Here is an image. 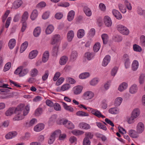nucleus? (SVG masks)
I'll use <instances>...</instances> for the list:
<instances>
[{"label":"nucleus","instance_id":"nucleus-1","mask_svg":"<svg viewBox=\"0 0 145 145\" xmlns=\"http://www.w3.org/2000/svg\"><path fill=\"white\" fill-rule=\"evenodd\" d=\"M30 110V106L27 105L24 108V105L21 104L18 105L15 109V113L16 114L12 120L14 121H19L24 118V116L26 115Z\"/></svg>","mask_w":145,"mask_h":145},{"label":"nucleus","instance_id":"nucleus-2","mask_svg":"<svg viewBox=\"0 0 145 145\" xmlns=\"http://www.w3.org/2000/svg\"><path fill=\"white\" fill-rule=\"evenodd\" d=\"M116 29L118 31L123 35H127L129 33V30L124 26L118 24L116 26Z\"/></svg>","mask_w":145,"mask_h":145},{"label":"nucleus","instance_id":"nucleus-3","mask_svg":"<svg viewBox=\"0 0 145 145\" xmlns=\"http://www.w3.org/2000/svg\"><path fill=\"white\" fill-rule=\"evenodd\" d=\"M88 108L90 110L92 114L98 118H105V116L102 114L101 112L97 109H94L90 107H88Z\"/></svg>","mask_w":145,"mask_h":145},{"label":"nucleus","instance_id":"nucleus-4","mask_svg":"<svg viewBox=\"0 0 145 145\" xmlns=\"http://www.w3.org/2000/svg\"><path fill=\"white\" fill-rule=\"evenodd\" d=\"M94 96L93 92L91 91H85L82 95L83 99L86 100H88L93 98Z\"/></svg>","mask_w":145,"mask_h":145},{"label":"nucleus","instance_id":"nucleus-5","mask_svg":"<svg viewBox=\"0 0 145 145\" xmlns=\"http://www.w3.org/2000/svg\"><path fill=\"white\" fill-rule=\"evenodd\" d=\"M124 62L125 67L126 69L129 68L131 62L129 55L126 54H124L122 58Z\"/></svg>","mask_w":145,"mask_h":145},{"label":"nucleus","instance_id":"nucleus-6","mask_svg":"<svg viewBox=\"0 0 145 145\" xmlns=\"http://www.w3.org/2000/svg\"><path fill=\"white\" fill-rule=\"evenodd\" d=\"M61 40V38L59 35L57 34L54 35L52 37L50 44L54 45L59 42Z\"/></svg>","mask_w":145,"mask_h":145},{"label":"nucleus","instance_id":"nucleus-7","mask_svg":"<svg viewBox=\"0 0 145 145\" xmlns=\"http://www.w3.org/2000/svg\"><path fill=\"white\" fill-rule=\"evenodd\" d=\"M136 129V131L139 134L142 133L144 130V124L142 122H138L137 125Z\"/></svg>","mask_w":145,"mask_h":145},{"label":"nucleus","instance_id":"nucleus-8","mask_svg":"<svg viewBox=\"0 0 145 145\" xmlns=\"http://www.w3.org/2000/svg\"><path fill=\"white\" fill-rule=\"evenodd\" d=\"M83 87L80 85H78L74 87L72 89V91L75 95L80 94L82 92Z\"/></svg>","mask_w":145,"mask_h":145},{"label":"nucleus","instance_id":"nucleus-9","mask_svg":"<svg viewBox=\"0 0 145 145\" xmlns=\"http://www.w3.org/2000/svg\"><path fill=\"white\" fill-rule=\"evenodd\" d=\"M103 22L105 25L107 27H110L112 25V20L110 17L108 16H105L104 17Z\"/></svg>","mask_w":145,"mask_h":145},{"label":"nucleus","instance_id":"nucleus-10","mask_svg":"<svg viewBox=\"0 0 145 145\" xmlns=\"http://www.w3.org/2000/svg\"><path fill=\"white\" fill-rule=\"evenodd\" d=\"M23 3V1L21 0L15 1L12 3V8L13 9H17L21 6Z\"/></svg>","mask_w":145,"mask_h":145},{"label":"nucleus","instance_id":"nucleus-11","mask_svg":"<svg viewBox=\"0 0 145 145\" xmlns=\"http://www.w3.org/2000/svg\"><path fill=\"white\" fill-rule=\"evenodd\" d=\"M128 134L131 138H136L139 137V134L137 131L133 129H130L128 130Z\"/></svg>","mask_w":145,"mask_h":145},{"label":"nucleus","instance_id":"nucleus-12","mask_svg":"<svg viewBox=\"0 0 145 145\" xmlns=\"http://www.w3.org/2000/svg\"><path fill=\"white\" fill-rule=\"evenodd\" d=\"M17 135V133L16 131L9 132L5 135V138L7 139H12L16 137Z\"/></svg>","mask_w":145,"mask_h":145},{"label":"nucleus","instance_id":"nucleus-13","mask_svg":"<svg viewBox=\"0 0 145 145\" xmlns=\"http://www.w3.org/2000/svg\"><path fill=\"white\" fill-rule=\"evenodd\" d=\"M128 87V84L124 82L121 83L119 86L118 88V90L120 92L123 91L126 89Z\"/></svg>","mask_w":145,"mask_h":145},{"label":"nucleus","instance_id":"nucleus-14","mask_svg":"<svg viewBox=\"0 0 145 145\" xmlns=\"http://www.w3.org/2000/svg\"><path fill=\"white\" fill-rule=\"evenodd\" d=\"M138 90L137 85L134 84L131 86L129 89V91L131 94H135L137 93Z\"/></svg>","mask_w":145,"mask_h":145},{"label":"nucleus","instance_id":"nucleus-15","mask_svg":"<svg viewBox=\"0 0 145 145\" xmlns=\"http://www.w3.org/2000/svg\"><path fill=\"white\" fill-rule=\"evenodd\" d=\"M79 127L80 128L85 130H89L91 128L89 124L84 122L80 123L79 124Z\"/></svg>","mask_w":145,"mask_h":145},{"label":"nucleus","instance_id":"nucleus-16","mask_svg":"<svg viewBox=\"0 0 145 145\" xmlns=\"http://www.w3.org/2000/svg\"><path fill=\"white\" fill-rule=\"evenodd\" d=\"M44 124L42 123L38 124L34 127V130L37 132H39L43 130L44 128Z\"/></svg>","mask_w":145,"mask_h":145},{"label":"nucleus","instance_id":"nucleus-17","mask_svg":"<svg viewBox=\"0 0 145 145\" xmlns=\"http://www.w3.org/2000/svg\"><path fill=\"white\" fill-rule=\"evenodd\" d=\"M111 59V57L110 56L107 55L104 58L102 65L103 66H106L110 62Z\"/></svg>","mask_w":145,"mask_h":145},{"label":"nucleus","instance_id":"nucleus-18","mask_svg":"<svg viewBox=\"0 0 145 145\" xmlns=\"http://www.w3.org/2000/svg\"><path fill=\"white\" fill-rule=\"evenodd\" d=\"M108 112L112 114L115 115L118 114L120 112V109L117 108H111L108 110Z\"/></svg>","mask_w":145,"mask_h":145},{"label":"nucleus","instance_id":"nucleus-19","mask_svg":"<svg viewBox=\"0 0 145 145\" xmlns=\"http://www.w3.org/2000/svg\"><path fill=\"white\" fill-rule=\"evenodd\" d=\"M75 15V12L73 10L69 11L67 15V19L69 22L72 21L74 18Z\"/></svg>","mask_w":145,"mask_h":145},{"label":"nucleus","instance_id":"nucleus-20","mask_svg":"<svg viewBox=\"0 0 145 145\" xmlns=\"http://www.w3.org/2000/svg\"><path fill=\"white\" fill-rule=\"evenodd\" d=\"M61 103L63 106L66 110L71 112H74V108L71 106L68 105L66 103L63 102H62Z\"/></svg>","mask_w":145,"mask_h":145},{"label":"nucleus","instance_id":"nucleus-21","mask_svg":"<svg viewBox=\"0 0 145 145\" xmlns=\"http://www.w3.org/2000/svg\"><path fill=\"white\" fill-rule=\"evenodd\" d=\"M112 12L114 16L118 19L121 20L122 18V16L120 12L118 10L116 9H113L112 11Z\"/></svg>","mask_w":145,"mask_h":145},{"label":"nucleus","instance_id":"nucleus-22","mask_svg":"<svg viewBox=\"0 0 145 145\" xmlns=\"http://www.w3.org/2000/svg\"><path fill=\"white\" fill-rule=\"evenodd\" d=\"M15 109L12 107L10 108L5 112V115L7 116H10L15 112Z\"/></svg>","mask_w":145,"mask_h":145},{"label":"nucleus","instance_id":"nucleus-23","mask_svg":"<svg viewBox=\"0 0 145 145\" xmlns=\"http://www.w3.org/2000/svg\"><path fill=\"white\" fill-rule=\"evenodd\" d=\"M49 57V53L48 51H45L43 54L42 60L43 63L46 62Z\"/></svg>","mask_w":145,"mask_h":145},{"label":"nucleus","instance_id":"nucleus-24","mask_svg":"<svg viewBox=\"0 0 145 145\" xmlns=\"http://www.w3.org/2000/svg\"><path fill=\"white\" fill-rule=\"evenodd\" d=\"M140 110L138 108H136L133 110L131 114L134 117L136 118L140 116Z\"/></svg>","mask_w":145,"mask_h":145},{"label":"nucleus","instance_id":"nucleus-25","mask_svg":"<svg viewBox=\"0 0 145 145\" xmlns=\"http://www.w3.org/2000/svg\"><path fill=\"white\" fill-rule=\"evenodd\" d=\"M41 28L40 27H37L34 29L33 34L34 37H37L40 35L41 32Z\"/></svg>","mask_w":145,"mask_h":145},{"label":"nucleus","instance_id":"nucleus-26","mask_svg":"<svg viewBox=\"0 0 145 145\" xmlns=\"http://www.w3.org/2000/svg\"><path fill=\"white\" fill-rule=\"evenodd\" d=\"M69 129H72L74 128V125L71 121L67 120L64 126Z\"/></svg>","mask_w":145,"mask_h":145},{"label":"nucleus","instance_id":"nucleus-27","mask_svg":"<svg viewBox=\"0 0 145 145\" xmlns=\"http://www.w3.org/2000/svg\"><path fill=\"white\" fill-rule=\"evenodd\" d=\"M54 29V26L52 25H49L46 28L45 33L46 34L48 35L51 33Z\"/></svg>","mask_w":145,"mask_h":145},{"label":"nucleus","instance_id":"nucleus-28","mask_svg":"<svg viewBox=\"0 0 145 145\" xmlns=\"http://www.w3.org/2000/svg\"><path fill=\"white\" fill-rule=\"evenodd\" d=\"M68 60V57L66 56L61 57L59 60V63L61 65H65Z\"/></svg>","mask_w":145,"mask_h":145},{"label":"nucleus","instance_id":"nucleus-29","mask_svg":"<svg viewBox=\"0 0 145 145\" xmlns=\"http://www.w3.org/2000/svg\"><path fill=\"white\" fill-rule=\"evenodd\" d=\"M84 11L86 16L90 17L92 15V12L91 9L88 7L85 6L83 8Z\"/></svg>","mask_w":145,"mask_h":145},{"label":"nucleus","instance_id":"nucleus-30","mask_svg":"<svg viewBox=\"0 0 145 145\" xmlns=\"http://www.w3.org/2000/svg\"><path fill=\"white\" fill-rule=\"evenodd\" d=\"M74 36V31L72 30L69 31L67 35V38L68 41L69 42L71 41Z\"/></svg>","mask_w":145,"mask_h":145},{"label":"nucleus","instance_id":"nucleus-31","mask_svg":"<svg viewBox=\"0 0 145 145\" xmlns=\"http://www.w3.org/2000/svg\"><path fill=\"white\" fill-rule=\"evenodd\" d=\"M126 121L129 124H131L134 123L135 121V119H136L133 116L131 115V116H127L125 118Z\"/></svg>","mask_w":145,"mask_h":145},{"label":"nucleus","instance_id":"nucleus-32","mask_svg":"<svg viewBox=\"0 0 145 145\" xmlns=\"http://www.w3.org/2000/svg\"><path fill=\"white\" fill-rule=\"evenodd\" d=\"M78 55V53L75 50L72 51L70 56L71 60L72 61H74L77 57Z\"/></svg>","mask_w":145,"mask_h":145},{"label":"nucleus","instance_id":"nucleus-33","mask_svg":"<svg viewBox=\"0 0 145 145\" xmlns=\"http://www.w3.org/2000/svg\"><path fill=\"white\" fill-rule=\"evenodd\" d=\"M38 52L36 50H33L29 52V57L30 59H33L35 58L38 54Z\"/></svg>","mask_w":145,"mask_h":145},{"label":"nucleus","instance_id":"nucleus-34","mask_svg":"<svg viewBox=\"0 0 145 145\" xmlns=\"http://www.w3.org/2000/svg\"><path fill=\"white\" fill-rule=\"evenodd\" d=\"M90 74L89 72H85L81 73L79 75V78L81 79H84L89 77Z\"/></svg>","mask_w":145,"mask_h":145},{"label":"nucleus","instance_id":"nucleus-35","mask_svg":"<svg viewBox=\"0 0 145 145\" xmlns=\"http://www.w3.org/2000/svg\"><path fill=\"white\" fill-rule=\"evenodd\" d=\"M71 88V85L69 84L66 83L62 86L60 88V91H64L69 89Z\"/></svg>","mask_w":145,"mask_h":145},{"label":"nucleus","instance_id":"nucleus-36","mask_svg":"<svg viewBox=\"0 0 145 145\" xmlns=\"http://www.w3.org/2000/svg\"><path fill=\"white\" fill-rule=\"evenodd\" d=\"M29 16L28 12L27 11L24 12L22 16L21 22H26Z\"/></svg>","mask_w":145,"mask_h":145},{"label":"nucleus","instance_id":"nucleus-37","mask_svg":"<svg viewBox=\"0 0 145 145\" xmlns=\"http://www.w3.org/2000/svg\"><path fill=\"white\" fill-rule=\"evenodd\" d=\"M16 43V40L15 39H12L10 40L9 42L8 45L9 48L12 49L15 46Z\"/></svg>","mask_w":145,"mask_h":145},{"label":"nucleus","instance_id":"nucleus-38","mask_svg":"<svg viewBox=\"0 0 145 145\" xmlns=\"http://www.w3.org/2000/svg\"><path fill=\"white\" fill-rule=\"evenodd\" d=\"M118 7L120 10L124 14L126 12L127 10L124 5L122 3H120L118 4Z\"/></svg>","mask_w":145,"mask_h":145},{"label":"nucleus","instance_id":"nucleus-39","mask_svg":"<svg viewBox=\"0 0 145 145\" xmlns=\"http://www.w3.org/2000/svg\"><path fill=\"white\" fill-rule=\"evenodd\" d=\"M7 89H5V91L0 97L1 99H5L10 98L11 97V95L7 92Z\"/></svg>","mask_w":145,"mask_h":145},{"label":"nucleus","instance_id":"nucleus-40","mask_svg":"<svg viewBox=\"0 0 145 145\" xmlns=\"http://www.w3.org/2000/svg\"><path fill=\"white\" fill-rule=\"evenodd\" d=\"M38 15V12L37 10L35 9L32 11L30 18L32 20H34L37 17Z\"/></svg>","mask_w":145,"mask_h":145},{"label":"nucleus","instance_id":"nucleus-41","mask_svg":"<svg viewBox=\"0 0 145 145\" xmlns=\"http://www.w3.org/2000/svg\"><path fill=\"white\" fill-rule=\"evenodd\" d=\"M123 100V99L121 97H118L116 98L114 104L116 106H119Z\"/></svg>","mask_w":145,"mask_h":145},{"label":"nucleus","instance_id":"nucleus-42","mask_svg":"<svg viewBox=\"0 0 145 145\" xmlns=\"http://www.w3.org/2000/svg\"><path fill=\"white\" fill-rule=\"evenodd\" d=\"M138 66L139 63L138 61L136 60H134L132 64V70L134 71L138 69Z\"/></svg>","mask_w":145,"mask_h":145},{"label":"nucleus","instance_id":"nucleus-43","mask_svg":"<svg viewBox=\"0 0 145 145\" xmlns=\"http://www.w3.org/2000/svg\"><path fill=\"white\" fill-rule=\"evenodd\" d=\"M85 35V31L83 29H80L78 30L77 33V36L78 38H82Z\"/></svg>","mask_w":145,"mask_h":145},{"label":"nucleus","instance_id":"nucleus-44","mask_svg":"<svg viewBox=\"0 0 145 145\" xmlns=\"http://www.w3.org/2000/svg\"><path fill=\"white\" fill-rule=\"evenodd\" d=\"M28 45V43L27 42L25 41L21 45L20 52L21 53L23 52L27 48Z\"/></svg>","mask_w":145,"mask_h":145},{"label":"nucleus","instance_id":"nucleus-45","mask_svg":"<svg viewBox=\"0 0 145 145\" xmlns=\"http://www.w3.org/2000/svg\"><path fill=\"white\" fill-rule=\"evenodd\" d=\"M76 115L78 116H88L89 114L87 112L82 111L81 110H79L76 113Z\"/></svg>","mask_w":145,"mask_h":145},{"label":"nucleus","instance_id":"nucleus-46","mask_svg":"<svg viewBox=\"0 0 145 145\" xmlns=\"http://www.w3.org/2000/svg\"><path fill=\"white\" fill-rule=\"evenodd\" d=\"M85 56L88 60H90L93 58L95 55L93 53L88 52L85 54Z\"/></svg>","mask_w":145,"mask_h":145},{"label":"nucleus","instance_id":"nucleus-47","mask_svg":"<svg viewBox=\"0 0 145 145\" xmlns=\"http://www.w3.org/2000/svg\"><path fill=\"white\" fill-rule=\"evenodd\" d=\"M61 133V131L59 129H57L53 132L51 134V135L55 138Z\"/></svg>","mask_w":145,"mask_h":145},{"label":"nucleus","instance_id":"nucleus-48","mask_svg":"<svg viewBox=\"0 0 145 145\" xmlns=\"http://www.w3.org/2000/svg\"><path fill=\"white\" fill-rule=\"evenodd\" d=\"M101 37L104 44H106L108 41L109 39L108 35L106 34H103L101 35Z\"/></svg>","mask_w":145,"mask_h":145},{"label":"nucleus","instance_id":"nucleus-49","mask_svg":"<svg viewBox=\"0 0 145 145\" xmlns=\"http://www.w3.org/2000/svg\"><path fill=\"white\" fill-rule=\"evenodd\" d=\"M99 82V79L97 78H95L92 79L90 82V84L93 86L96 85Z\"/></svg>","mask_w":145,"mask_h":145},{"label":"nucleus","instance_id":"nucleus-50","mask_svg":"<svg viewBox=\"0 0 145 145\" xmlns=\"http://www.w3.org/2000/svg\"><path fill=\"white\" fill-rule=\"evenodd\" d=\"M72 133L75 135L77 136L83 134L84 132L81 130L74 129L72 131Z\"/></svg>","mask_w":145,"mask_h":145},{"label":"nucleus","instance_id":"nucleus-51","mask_svg":"<svg viewBox=\"0 0 145 145\" xmlns=\"http://www.w3.org/2000/svg\"><path fill=\"white\" fill-rule=\"evenodd\" d=\"M57 118V115H52L50 118L49 123L50 125L53 124L56 121Z\"/></svg>","mask_w":145,"mask_h":145},{"label":"nucleus","instance_id":"nucleus-52","mask_svg":"<svg viewBox=\"0 0 145 145\" xmlns=\"http://www.w3.org/2000/svg\"><path fill=\"white\" fill-rule=\"evenodd\" d=\"M42 108H38L35 111V115L36 116H39L42 114Z\"/></svg>","mask_w":145,"mask_h":145},{"label":"nucleus","instance_id":"nucleus-53","mask_svg":"<svg viewBox=\"0 0 145 145\" xmlns=\"http://www.w3.org/2000/svg\"><path fill=\"white\" fill-rule=\"evenodd\" d=\"M77 138L74 136H71L69 139V142L71 144H76L77 142Z\"/></svg>","mask_w":145,"mask_h":145},{"label":"nucleus","instance_id":"nucleus-54","mask_svg":"<svg viewBox=\"0 0 145 145\" xmlns=\"http://www.w3.org/2000/svg\"><path fill=\"white\" fill-rule=\"evenodd\" d=\"M67 82L72 84H74L76 83V81L72 78L70 77H67L66 78Z\"/></svg>","mask_w":145,"mask_h":145},{"label":"nucleus","instance_id":"nucleus-55","mask_svg":"<svg viewBox=\"0 0 145 145\" xmlns=\"http://www.w3.org/2000/svg\"><path fill=\"white\" fill-rule=\"evenodd\" d=\"M101 47V45L99 42L96 43L93 46V50L95 52H97L99 50Z\"/></svg>","mask_w":145,"mask_h":145},{"label":"nucleus","instance_id":"nucleus-56","mask_svg":"<svg viewBox=\"0 0 145 145\" xmlns=\"http://www.w3.org/2000/svg\"><path fill=\"white\" fill-rule=\"evenodd\" d=\"M133 48L134 50L136 52H140L142 50L141 47L136 44H135L133 45Z\"/></svg>","mask_w":145,"mask_h":145},{"label":"nucleus","instance_id":"nucleus-57","mask_svg":"<svg viewBox=\"0 0 145 145\" xmlns=\"http://www.w3.org/2000/svg\"><path fill=\"white\" fill-rule=\"evenodd\" d=\"M145 75L143 74H141L139 76V83L141 84H143L144 82Z\"/></svg>","mask_w":145,"mask_h":145},{"label":"nucleus","instance_id":"nucleus-58","mask_svg":"<svg viewBox=\"0 0 145 145\" xmlns=\"http://www.w3.org/2000/svg\"><path fill=\"white\" fill-rule=\"evenodd\" d=\"M97 126L99 128L102 129L104 130H106L107 128L106 126L103 125L101 122H97L96 123Z\"/></svg>","mask_w":145,"mask_h":145},{"label":"nucleus","instance_id":"nucleus-59","mask_svg":"<svg viewBox=\"0 0 145 145\" xmlns=\"http://www.w3.org/2000/svg\"><path fill=\"white\" fill-rule=\"evenodd\" d=\"M38 73V71L35 69H32L30 72L31 75L33 77H34L37 75Z\"/></svg>","mask_w":145,"mask_h":145},{"label":"nucleus","instance_id":"nucleus-60","mask_svg":"<svg viewBox=\"0 0 145 145\" xmlns=\"http://www.w3.org/2000/svg\"><path fill=\"white\" fill-rule=\"evenodd\" d=\"M10 13V11L9 10H7L5 13L4 15L2 17V20L3 22H4L7 17H8V14Z\"/></svg>","mask_w":145,"mask_h":145},{"label":"nucleus","instance_id":"nucleus-61","mask_svg":"<svg viewBox=\"0 0 145 145\" xmlns=\"http://www.w3.org/2000/svg\"><path fill=\"white\" fill-rule=\"evenodd\" d=\"M50 12L49 11H47L44 12L42 15V18L43 19L46 20L50 16Z\"/></svg>","mask_w":145,"mask_h":145},{"label":"nucleus","instance_id":"nucleus-62","mask_svg":"<svg viewBox=\"0 0 145 145\" xmlns=\"http://www.w3.org/2000/svg\"><path fill=\"white\" fill-rule=\"evenodd\" d=\"M118 69V68L116 67L113 68L111 71L110 73L111 75L113 77L117 73Z\"/></svg>","mask_w":145,"mask_h":145},{"label":"nucleus","instance_id":"nucleus-63","mask_svg":"<svg viewBox=\"0 0 145 145\" xmlns=\"http://www.w3.org/2000/svg\"><path fill=\"white\" fill-rule=\"evenodd\" d=\"M140 44L142 47H145V36L144 35L140 37Z\"/></svg>","mask_w":145,"mask_h":145},{"label":"nucleus","instance_id":"nucleus-64","mask_svg":"<svg viewBox=\"0 0 145 145\" xmlns=\"http://www.w3.org/2000/svg\"><path fill=\"white\" fill-rule=\"evenodd\" d=\"M124 4L127 8L129 10H131L132 9V7L130 2L127 1L124 2Z\"/></svg>","mask_w":145,"mask_h":145}]
</instances>
